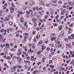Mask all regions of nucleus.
Returning a JSON list of instances; mask_svg holds the SVG:
<instances>
[{"instance_id": "nucleus-27", "label": "nucleus", "mask_w": 74, "mask_h": 74, "mask_svg": "<svg viewBox=\"0 0 74 74\" xmlns=\"http://www.w3.org/2000/svg\"><path fill=\"white\" fill-rule=\"evenodd\" d=\"M17 68L18 69H20V68H22V66L21 65H18L17 66Z\"/></svg>"}, {"instance_id": "nucleus-12", "label": "nucleus", "mask_w": 74, "mask_h": 74, "mask_svg": "<svg viewBox=\"0 0 74 74\" xmlns=\"http://www.w3.org/2000/svg\"><path fill=\"white\" fill-rule=\"evenodd\" d=\"M10 51H12V52H15V51H16V49L13 48L10 49Z\"/></svg>"}, {"instance_id": "nucleus-4", "label": "nucleus", "mask_w": 74, "mask_h": 74, "mask_svg": "<svg viewBox=\"0 0 74 74\" xmlns=\"http://www.w3.org/2000/svg\"><path fill=\"white\" fill-rule=\"evenodd\" d=\"M16 68H17V66H14L13 68L11 69V71L12 72H14L16 70Z\"/></svg>"}, {"instance_id": "nucleus-15", "label": "nucleus", "mask_w": 74, "mask_h": 74, "mask_svg": "<svg viewBox=\"0 0 74 74\" xmlns=\"http://www.w3.org/2000/svg\"><path fill=\"white\" fill-rule=\"evenodd\" d=\"M10 45V44H9L8 43H6L5 44V46H6V47H7V48H8L9 47V46Z\"/></svg>"}, {"instance_id": "nucleus-52", "label": "nucleus", "mask_w": 74, "mask_h": 74, "mask_svg": "<svg viewBox=\"0 0 74 74\" xmlns=\"http://www.w3.org/2000/svg\"><path fill=\"white\" fill-rule=\"evenodd\" d=\"M68 47L69 48H70L71 47V45H69L68 46Z\"/></svg>"}, {"instance_id": "nucleus-43", "label": "nucleus", "mask_w": 74, "mask_h": 74, "mask_svg": "<svg viewBox=\"0 0 74 74\" xmlns=\"http://www.w3.org/2000/svg\"><path fill=\"white\" fill-rule=\"evenodd\" d=\"M21 56L23 58H24V59H25V55H24V54H22Z\"/></svg>"}, {"instance_id": "nucleus-24", "label": "nucleus", "mask_w": 74, "mask_h": 74, "mask_svg": "<svg viewBox=\"0 0 74 74\" xmlns=\"http://www.w3.org/2000/svg\"><path fill=\"white\" fill-rule=\"evenodd\" d=\"M26 12L27 14V15H30V13L28 11H26Z\"/></svg>"}, {"instance_id": "nucleus-36", "label": "nucleus", "mask_w": 74, "mask_h": 74, "mask_svg": "<svg viewBox=\"0 0 74 74\" xmlns=\"http://www.w3.org/2000/svg\"><path fill=\"white\" fill-rule=\"evenodd\" d=\"M7 59H8V60H10L11 59V58L10 57H8L7 58Z\"/></svg>"}, {"instance_id": "nucleus-11", "label": "nucleus", "mask_w": 74, "mask_h": 74, "mask_svg": "<svg viewBox=\"0 0 74 74\" xmlns=\"http://www.w3.org/2000/svg\"><path fill=\"white\" fill-rule=\"evenodd\" d=\"M46 49V46H42V51L41 52H42V51H43V50H44V49Z\"/></svg>"}, {"instance_id": "nucleus-1", "label": "nucleus", "mask_w": 74, "mask_h": 74, "mask_svg": "<svg viewBox=\"0 0 74 74\" xmlns=\"http://www.w3.org/2000/svg\"><path fill=\"white\" fill-rule=\"evenodd\" d=\"M24 36H24L25 39L23 41V42H26V40L28 37H29V35H28V34L27 33H24L23 34Z\"/></svg>"}, {"instance_id": "nucleus-20", "label": "nucleus", "mask_w": 74, "mask_h": 74, "mask_svg": "<svg viewBox=\"0 0 74 74\" xmlns=\"http://www.w3.org/2000/svg\"><path fill=\"white\" fill-rule=\"evenodd\" d=\"M6 39H7V38H4L2 39V41H3V42H5V40H6Z\"/></svg>"}, {"instance_id": "nucleus-50", "label": "nucleus", "mask_w": 74, "mask_h": 74, "mask_svg": "<svg viewBox=\"0 0 74 74\" xmlns=\"http://www.w3.org/2000/svg\"><path fill=\"white\" fill-rule=\"evenodd\" d=\"M65 41L66 42H68V39L66 38L65 39Z\"/></svg>"}, {"instance_id": "nucleus-9", "label": "nucleus", "mask_w": 74, "mask_h": 74, "mask_svg": "<svg viewBox=\"0 0 74 74\" xmlns=\"http://www.w3.org/2000/svg\"><path fill=\"white\" fill-rule=\"evenodd\" d=\"M36 58H34V56H32L31 57V60L32 61H35L36 60Z\"/></svg>"}, {"instance_id": "nucleus-18", "label": "nucleus", "mask_w": 74, "mask_h": 74, "mask_svg": "<svg viewBox=\"0 0 74 74\" xmlns=\"http://www.w3.org/2000/svg\"><path fill=\"white\" fill-rule=\"evenodd\" d=\"M17 13L18 14H19V15H21V14H22V12H21L20 11H18L17 12Z\"/></svg>"}, {"instance_id": "nucleus-28", "label": "nucleus", "mask_w": 74, "mask_h": 74, "mask_svg": "<svg viewBox=\"0 0 74 74\" xmlns=\"http://www.w3.org/2000/svg\"><path fill=\"white\" fill-rule=\"evenodd\" d=\"M26 59L28 60H30V57H29V56H28L26 58Z\"/></svg>"}, {"instance_id": "nucleus-60", "label": "nucleus", "mask_w": 74, "mask_h": 74, "mask_svg": "<svg viewBox=\"0 0 74 74\" xmlns=\"http://www.w3.org/2000/svg\"><path fill=\"white\" fill-rule=\"evenodd\" d=\"M31 39H32V38L31 37L29 39V42H30L31 40Z\"/></svg>"}, {"instance_id": "nucleus-21", "label": "nucleus", "mask_w": 74, "mask_h": 74, "mask_svg": "<svg viewBox=\"0 0 74 74\" xmlns=\"http://www.w3.org/2000/svg\"><path fill=\"white\" fill-rule=\"evenodd\" d=\"M9 24L10 26H11L12 25V22L11 21H9Z\"/></svg>"}, {"instance_id": "nucleus-31", "label": "nucleus", "mask_w": 74, "mask_h": 74, "mask_svg": "<svg viewBox=\"0 0 74 74\" xmlns=\"http://www.w3.org/2000/svg\"><path fill=\"white\" fill-rule=\"evenodd\" d=\"M69 26H70V27H73V23H71L70 25H69Z\"/></svg>"}, {"instance_id": "nucleus-29", "label": "nucleus", "mask_w": 74, "mask_h": 74, "mask_svg": "<svg viewBox=\"0 0 74 74\" xmlns=\"http://www.w3.org/2000/svg\"><path fill=\"white\" fill-rule=\"evenodd\" d=\"M11 5L12 6V7H15V6L14 5V3H11Z\"/></svg>"}, {"instance_id": "nucleus-13", "label": "nucleus", "mask_w": 74, "mask_h": 74, "mask_svg": "<svg viewBox=\"0 0 74 74\" xmlns=\"http://www.w3.org/2000/svg\"><path fill=\"white\" fill-rule=\"evenodd\" d=\"M9 20L10 18L7 17H5L4 19L5 21H9Z\"/></svg>"}, {"instance_id": "nucleus-35", "label": "nucleus", "mask_w": 74, "mask_h": 74, "mask_svg": "<svg viewBox=\"0 0 74 74\" xmlns=\"http://www.w3.org/2000/svg\"><path fill=\"white\" fill-rule=\"evenodd\" d=\"M1 33H3L4 32V29H2L1 30Z\"/></svg>"}, {"instance_id": "nucleus-30", "label": "nucleus", "mask_w": 74, "mask_h": 74, "mask_svg": "<svg viewBox=\"0 0 74 74\" xmlns=\"http://www.w3.org/2000/svg\"><path fill=\"white\" fill-rule=\"evenodd\" d=\"M32 21L34 22V23H35V22H36V21H35V18H32Z\"/></svg>"}, {"instance_id": "nucleus-16", "label": "nucleus", "mask_w": 74, "mask_h": 74, "mask_svg": "<svg viewBox=\"0 0 74 74\" xmlns=\"http://www.w3.org/2000/svg\"><path fill=\"white\" fill-rule=\"evenodd\" d=\"M40 37V34H39L36 36V38L37 39H38Z\"/></svg>"}, {"instance_id": "nucleus-59", "label": "nucleus", "mask_w": 74, "mask_h": 74, "mask_svg": "<svg viewBox=\"0 0 74 74\" xmlns=\"http://www.w3.org/2000/svg\"><path fill=\"white\" fill-rule=\"evenodd\" d=\"M66 11V9H64L62 11V12H64L65 11Z\"/></svg>"}, {"instance_id": "nucleus-17", "label": "nucleus", "mask_w": 74, "mask_h": 74, "mask_svg": "<svg viewBox=\"0 0 74 74\" xmlns=\"http://www.w3.org/2000/svg\"><path fill=\"white\" fill-rule=\"evenodd\" d=\"M60 47H61V48L62 49H63L64 48V46L63 45H60Z\"/></svg>"}, {"instance_id": "nucleus-23", "label": "nucleus", "mask_w": 74, "mask_h": 74, "mask_svg": "<svg viewBox=\"0 0 74 74\" xmlns=\"http://www.w3.org/2000/svg\"><path fill=\"white\" fill-rule=\"evenodd\" d=\"M62 26L61 25H60L59 27V30H61L62 29Z\"/></svg>"}, {"instance_id": "nucleus-56", "label": "nucleus", "mask_w": 74, "mask_h": 74, "mask_svg": "<svg viewBox=\"0 0 74 74\" xmlns=\"http://www.w3.org/2000/svg\"><path fill=\"white\" fill-rule=\"evenodd\" d=\"M49 41L48 40H46L45 41V43H46V44H47V43H48V42Z\"/></svg>"}, {"instance_id": "nucleus-54", "label": "nucleus", "mask_w": 74, "mask_h": 74, "mask_svg": "<svg viewBox=\"0 0 74 74\" xmlns=\"http://www.w3.org/2000/svg\"><path fill=\"white\" fill-rule=\"evenodd\" d=\"M23 54H26V52L24 51L23 52Z\"/></svg>"}, {"instance_id": "nucleus-41", "label": "nucleus", "mask_w": 74, "mask_h": 74, "mask_svg": "<svg viewBox=\"0 0 74 74\" xmlns=\"http://www.w3.org/2000/svg\"><path fill=\"white\" fill-rule=\"evenodd\" d=\"M36 73V71L35 70V71H34L33 72V74H35Z\"/></svg>"}, {"instance_id": "nucleus-8", "label": "nucleus", "mask_w": 74, "mask_h": 74, "mask_svg": "<svg viewBox=\"0 0 74 74\" xmlns=\"http://www.w3.org/2000/svg\"><path fill=\"white\" fill-rule=\"evenodd\" d=\"M9 9H10V10H11L10 11L11 13H13L14 12V8H12V7H10L9 8Z\"/></svg>"}, {"instance_id": "nucleus-5", "label": "nucleus", "mask_w": 74, "mask_h": 74, "mask_svg": "<svg viewBox=\"0 0 74 74\" xmlns=\"http://www.w3.org/2000/svg\"><path fill=\"white\" fill-rule=\"evenodd\" d=\"M64 31L63 30L60 33V37H63L64 36Z\"/></svg>"}, {"instance_id": "nucleus-55", "label": "nucleus", "mask_w": 74, "mask_h": 74, "mask_svg": "<svg viewBox=\"0 0 74 74\" xmlns=\"http://www.w3.org/2000/svg\"><path fill=\"white\" fill-rule=\"evenodd\" d=\"M52 60H50L49 61V63L51 64V63H52Z\"/></svg>"}, {"instance_id": "nucleus-44", "label": "nucleus", "mask_w": 74, "mask_h": 74, "mask_svg": "<svg viewBox=\"0 0 74 74\" xmlns=\"http://www.w3.org/2000/svg\"><path fill=\"white\" fill-rule=\"evenodd\" d=\"M13 45H14V44H13V43H11L10 44V45L11 46H12Z\"/></svg>"}, {"instance_id": "nucleus-32", "label": "nucleus", "mask_w": 74, "mask_h": 74, "mask_svg": "<svg viewBox=\"0 0 74 74\" xmlns=\"http://www.w3.org/2000/svg\"><path fill=\"white\" fill-rule=\"evenodd\" d=\"M22 60V58L18 59V62H21Z\"/></svg>"}, {"instance_id": "nucleus-46", "label": "nucleus", "mask_w": 74, "mask_h": 74, "mask_svg": "<svg viewBox=\"0 0 74 74\" xmlns=\"http://www.w3.org/2000/svg\"><path fill=\"white\" fill-rule=\"evenodd\" d=\"M59 4H62V2L61 1H60L58 2Z\"/></svg>"}, {"instance_id": "nucleus-26", "label": "nucleus", "mask_w": 74, "mask_h": 74, "mask_svg": "<svg viewBox=\"0 0 74 74\" xmlns=\"http://www.w3.org/2000/svg\"><path fill=\"white\" fill-rule=\"evenodd\" d=\"M53 25L54 26H55V27L58 26V24L55 23H53Z\"/></svg>"}, {"instance_id": "nucleus-53", "label": "nucleus", "mask_w": 74, "mask_h": 74, "mask_svg": "<svg viewBox=\"0 0 74 74\" xmlns=\"http://www.w3.org/2000/svg\"><path fill=\"white\" fill-rule=\"evenodd\" d=\"M70 22H67V25H70Z\"/></svg>"}, {"instance_id": "nucleus-48", "label": "nucleus", "mask_w": 74, "mask_h": 74, "mask_svg": "<svg viewBox=\"0 0 74 74\" xmlns=\"http://www.w3.org/2000/svg\"><path fill=\"white\" fill-rule=\"evenodd\" d=\"M54 14V12H51L50 13V14L51 15H53Z\"/></svg>"}, {"instance_id": "nucleus-19", "label": "nucleus", "mask_w": 74, "mask_h": 74, "mask_svg": "<svg viewBox=\"0 0 74 74\" xmlns=\"http://www.w3.org/2000/svg\"><path fill=\"white\" fill-rule=\"evenodd\" d=\"M73 32V30L71 29L70 30H69V34H70L71 33Z\"/></svg>"}, {"instance_id": "nucleus-49", "label": "nucleus", "mask_w": 74, "mask_h": 74, "mask_svg": "<svg viewBox=\"0 0 74 74\" xmlns=\"http://www.w3.org/2000/svg\"><path fill=\"white\" fill-rule=\"evenodd\" d=\"M64 14V12H61V15H63V14Z\"/></svg>"}, {"instance_id": "nucleus-33", "label": "nucleus", "mask_w": 74, "mask_h": 74, "mask_svg": "<svg viewBox=\"0 0 74 74\" xmlns=\"http://www.w3.org/2000/svg\"><path fill=\"white\" fill-rule=\"evenodd\" d=\"M41 63L40 62H38L37 63V65H40V64H41Z\"/></svg>"}, {"instance_id": "nucleus-57", "label": "nucleus", "mask_w": 74, "mask_h": 74, "mask_svg": "<svg viewBox=\"0 0 74 74\" xmlns=\"http://www.w3.org/2000/svg\"><path fill=\"white\" fill-rule=\"evenodd\" d=\"M28 55H29V54H28V53H27L25 54V56H27Z\"/></svg>"}, {"instance_id": "nucleus-7", "label": "nucleus", "mask_w": 74, "mask_h": 74, "mask_svg": "<svg viewBox=\"0 0 74 74\" xmlns=\"http://www.w3.org/2000/svg\"><path fill=\"white\" fill-rule=\"evenodd\" d=\"M35 3V2L33 0L31 1L30 2V4L31 5L32 4V5H34Z\"/></svg>"}, {"instance_id": "nucleus-22", "label": "nucleus", "mask_w": 74, "mask_h": 74, "mask_svg": "<svg viewBox=\"0 0 74 74\" xmlns=\"http://www.w3.org/2000/svg\"><path fill=\"white\" fill-rule=\"evenodd\" d=\"M50 67L52 69H53V68H54V66L52 65H50Z\"/></svg>"}, {"instance_id": "nucleus-42", "label": "nucleus", "mask_w": 74, "mask_h": 74, "mask_svg": "<svg viewBox=\"0 0 74 74\" xmlns=\"http://www.w3.org/2000/svg\"><path fill=\"white\" fill-rule=\"evenodd\" d=\"M34 26L35 27L37 26V23H36V22H35V23H34Z\"/></svg>"}, {"instance_id": "nucleus-3", "label": "nucleus", "mask_w": 74, "mask_h": 74, "mask_svg": "<svg viewBox=\"0 0 74 74\" xmlns=\"http://www.w3.org/2000/svg\"><path fill=\"white\" fill-rule=\"evenodd\" d=\"M35 45V44L34 43H32V44H31L30 43H29V45L30 46V47L32 46V48L34 49V48H35V46L34 45Z\"/></svg>"}, {"instance_id": "nucleus-37", "label": "nucleus", "mask_w": 74, "mask_h": 74, "mask_svg": "<svg viewBox=\"0 0 74 74\" xmlns=\"http://www.w3.org/2000/svg\"><path fill=\"white\" fill-rule=\"evenodd\" d=\"M14 48H15L16 49V48H17V45H16L14 46Z\"/></svg>"}, {"instance_id": "nucleus-34", "label": "nucleus", "mask_w": 74, "mask_h": 74, "mask_svg": "<svg viewBox=\"0 0 74 74\" xmlns=\"http://www.w3.org/2000/svg\"><path fill=\"white\" fill-rule=\"evenodd\" d=\"M21 27V28L23 29H24V30H25V29H26V28L22 26V27Z\"/></svg>"}, {"instance_id": "nucleus-38", "label": "nucleus", "mask_w": 74, "mask_h": 74, "mask_svg": "<svg viewBox=\"0 0 74 74\" xmlns=\"http://www.w3.org/2000/svg\"><path fill=\"white\" fill-rule=\"evenodd\" d=\"M48 15H46L45 16V19H47V18H48Z\"/></svg>"}, {"instance_id": "nucleus-25", "label": "nucleus", "mask_w": 74, "mask_h": 74, "mask_svg": "<svg viewBox=\"0 0 74 74\" xmlns=\"http://www.w3.org/2000/svg\"><path fill=\"white\" fill-rule=\"evenodd\" d=\"M50 49V48H49V47H47L46 49L47 51H49Z\"/></svg>"}, {"instance_id": "nucleus-64", "label": "nucleus", "mask_w": 74, "mask_h": 74, "mask_svg": "<svg viewBox=\"0 0 74 74\" xmlns=\"http://www.w3.org/2000/svg\"><path fill=\"white\" fill-rule=\"evenodd\" d=\"M6 12H8V9H6Z\"/></svg>"}, {"instance_id": "nucleus-58", "label": "nucleus", "mask_w": 74, "mask_h": 74, "mask_svg": "<svg viewBox=\"0 0 74 74\" xmlns=\"http://www.w3.org/2000/svg\"><path fill=\"white\" fill-rule=\"evenodd\" d=\"M18 36H19V34H16V37H18Z\"/></svg>"}, {"instance_id": "nucleus-14", "label": "nucleus", "mask_w": 74, "mask_h": 74, "mask_svg": "<svg viewBox=\"0 0 74 74\" xmlns=\"http://www.w3.org/2000/svg\"><path fill=\"white\" fill-rule=\"evenodd\" d=\"M22 52H21V51H19L18 53L17 54V55H18V56H19L20 55H21Z\"/></svg>"}, {"instance_id": "nucleus-45", "label": "nucleus", "mask_w": 74, "mask_h": 74, "mask_svg": "<svg viewBox=\"0 0 74 74\" xmlns=\"http://www.w3.org/2000/svg\"><path fill=\"white\" fill-rule=\"evenodd\" d=\"M29 12L30 13V12H32V10L29 9Z\"/></svg>"}, {"instance_id": "nucleus-10", "label": "nucleus", "mask_w": 74, "mask_h": 74, "mask_svg": "<svg viewBox=\"0 0 74 74\" xmlns=\"http://www.w3.org/2000/svg\"><path fill=\"white\" fill-rule=\"evenodd\" d=\"M20 21L21 22H24V19L23 18H21L20 19Z\"/></svg>"}, {"instance_id": "nucleus-2", "label": "nucleus", "mask_w": 74, "mask_h": 74, "mask_svg": "<svg viewBox=\"0 0 74 74\" xmlns=\"http://www.w3.org/2000/svg\"><path fill=\"white\" fill-rule=\"evenodd\" d=\"M55 36V34H52L50 35V37L51 38V40L52 41H53L54 40H55L56 39V37H54Z\"/></svg>"}, {"instance_id": "nucleus-51", "label": "nucleus", "mask_w": 74, "mask_h": 74, "mask_svg": "<svg viewBox=\"0 0 74 74\" xmlns=\"http://www.w3.org/2000/svg\"><path fill=\"white\" fill-rule=\"evenodd\" d=\"M3 21H3V20H1V21H0V23H3Z\"/></svg>"}, {"instance_id": "nucleus-63", "label": "nucleus", "mask_w": 74, "mask_h": 74, "mask_svg": "<svg viewBox=\"0 0 74 74\" xmlns=\"http://www.w3.org/2000/svg\"><path fill=\"white\" fill-rule=\"evenodd\" d=\"M50 71L51 72V73H52V72H53V69H51L50 70Z\"/></svg>"}, {"instance_id": "nucleus-47", "label": "nucleus", "mask_w": 74, "mask_h": 74, "mask_svg": "<svg viewBox=\"0 0 74 74\" xmlns=\"http://www.w3.org/2000/svg\"><path fill=\"white\" fill-rule=\"evenodd\" d=\"M4 53H1L0 54L1 55H4Z\"/></svg>"}, {"instance_id": "nucleus-61", "label": "nucleus", "mask_w": 74, "mask_h": 74, "mask_svg": "<svg viewBox=\"0 0 74 74\" xmlns=\"http://www.w3.org/2000/svg\"><path fill=\"white\" fill-rule=\"evenodd\" d=\"M46 69V67H43V70H45Z\"/></svg>"}, {"instance_id": "nucleus-62", "label": "nucleus", "mask_w": 74, "mask_h": 74, "mask_svg": "<svg viewBox=\"0 0 74 74\" xmlns=\"http://www.w3.org/2000/svg\"><path fill=\"white\" fill-rule=\"evenodd\" d=\"M36 30H40V29H39V27H38L37 28H36Z\"/></svg>"}, {"instance_id": "nucleus-6", "label": "nucleus", "mask_w": 74, "mask_h": 74, "mask_svg": "<svg viewBox=\"0 0 74 74\" xmlns=\"http://www.w3.org/2000/svg\"><path fill=\"white\" fill-rule=\"evenodd\" d=\"M28 52L29 53H33V52H34V50H32V49H30L29 50H28Z\"/></svg>"}, {"instance_id": "nucleus-39", "label": "nucleus", "mask_w": 74, "mask_h": 74, "mask_svg": "<svg viewBox=\"0 0 74 74\" xmlns=\"http://www.w3.org/2000/svg\"><path fill=\"white\" fill-rule=\"evenodd\" d=\"M39 43L40 44H42V40H40V42H39Z\"/></svg>"}, {"instance_id": "nucleus-40", "label": "nucleus", "mask_w": 74, "mask_h": 74, "mask_svg": "<svg viewBox=\"0 0 74 74\" xmlns=\"http://www.w3.org/2000/svg\"><path fill=\"white\" fill-rule=\"evenodd\" d=\"M27 25V23L25 22L24 25V26H26V25Z\"/></svg>"}]
</instances>
